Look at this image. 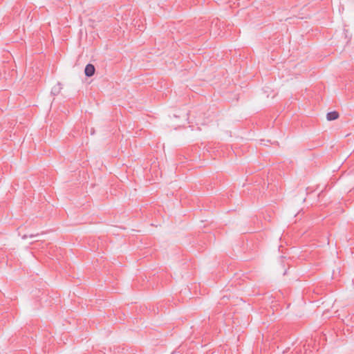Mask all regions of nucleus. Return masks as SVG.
Wrapping results in <instances>:
<instances>
[{
    "mask_svg": "<svg viewBox=\"0 0 354 354\" xmlns=\"http://www.w3.org/2000/svg\"><path fill=\"white\" fill-rule=\"evenodd\" d=\"M95 66L91 64H87L84 69V73L87 77L93 76L95 73Z\"/></svg>",
    "mask_w": 354,
    "mask_h": 354,
    "instance_id": "nucleus-1",
    "label": "nucleus"
},
{
    "mask_svg": "<svg viewBox=\"0 0 354 354\" xmlns=\"http://www.w3.org/2000/svg\"><path fill=\"white\" fill-rule=\"evenodd\" d=\"M339 118V113L337 111H331L327 113L326 118L328 120H334Z\"/></svg>",
    "mask_w": 354,
    "mask_h": 354,
    "instance_id": "nucleus-2",
    "label": "nucleus"
}]
</instances>
